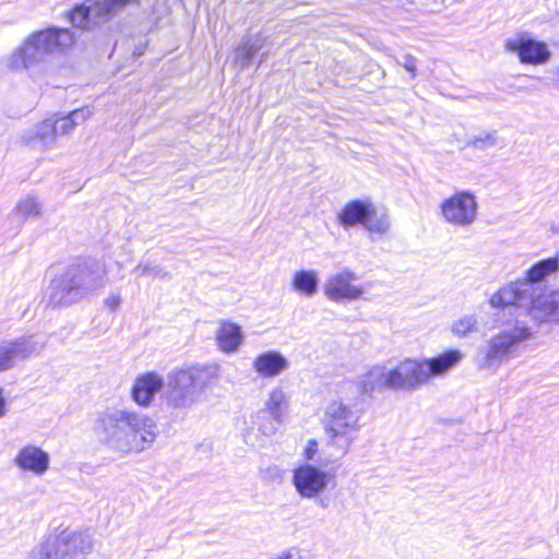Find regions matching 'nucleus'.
Here are the masks:
<instances>
[{
  "label": "nucleus",
  "mask_w": 559,
  "mask_h": 559,
  "mask_svg": "<svg viewBox=\"0 0 559 559\" xmlns=\"http://www.w3.org/2000/svg\"><path fill=\"white\" fill-rule=\"evenodd\" d=\"M93 432L99 443L126 455L150 448L159 431L155 420L145 414L107 408L96 414Z\"/></svg>",
  "instance_id": "obj_1"
},
{
  "label": "nucleus",
  "mask_w": 559,
  "mask_h": 559,
  "mask_svg": "<svg viewBox=\"0 0 559 559\" xmlns=\"http://www.w3.org/2000/svg\"><path fill=\"white\" fill-rule=\"evenodd\" d=\"M462 358L459 349H448L432 358L404 359L392 369H373L362 381V391L384 386L394 391L413 392L427 384L430 379L449 372Z\"/></svg>",
  "instance_id": "obj_2"
},
{
  "label": "nucleus",
  "mask_w": 559,
  "mask_h": 559,
  "mask_svg": "<svg viewBox=\"0 0 559 559\" xmlns=\"http://www.w3.org/2000/svg\"><path fill=\"white\" fill-rule=\"evenodd\" d=\"M106 284L105 266L87 258L68 265L56 276L47 289V304L51 308L68 307L90 297Z\"/></svg>",
  "instance_id": "obj_3"
},
{
  "label": "nucleus",
  "mask_w": 559,
  "mask_h": 559,
  "mask_svg": "<svg viewBox=\"0 0 559 559\" xmlns=\"http://www.w3.org/2000/svg\"><path fill=\"white\" fill-rule=\"evenodd\" d=\"M75 43V34L66 27L49 26L32 33L8 59V67L13 71L39 70L50 57L69 50Z\"/></svg>",
  "instance_id": "obj_4"
},
{
  "label": "nucleus",
  "mask_w": 559,
  "mask_h": 559,
  "mask_svg": "<svg viewBox=\"0 0 559 559\" xmlns=\"http://www.w3.org/2000/svg\"><path fill=\"white\" fill-rule=\"evenodd\" d=\"M219 376L217 365H183L167 374V404L188 409L199 403L214 379Z\"/></svg>",
  "instance_id": "obj_5"
},
{
  "label": "nucleus",
  "mask_w": 559,
  "mask_h": 559,
  "mask_svg": "<svg viewBox=\"0 0 559 559\" xmlns=\"http://www.w3.org/2000/svg\"><path fill=\"white\" fill-rule=\"evenodd\" d=\"M559 270L555 259H544L533 264L523 280L510 283L500 288L490 297V305L493 308L508 306L526 307L528 302L542 294L544 280Z\"/></svg>",
  "instance_id": "obj_6"
},
{
  "label": "nucleus",
  "mask_w": 559,
  "mask_h": 559,
  "mask_svg": "<svg viewBox=\"0 0 559 559\" xmlns=\"http://www.w3.org/2000/svg\"><path fill=\"white\" fill-rule=\"evenodd\" d=\"M93 542L84 532L64 530L58 535H49L31 551L32 559H86Z\"/></svg>",
  "instance_id": "obj_7"
},
{
  "label": "nucleus",
  "mask_w": 559,
  "mask_h": 559,
  "mask_svg": "<svg viewBox=\"0 0 559 559\" xmlns=\"http://www.w3.org/2000/svg\"><path fill=\"white\" fill-rule=\"evenodd\" d=\"M359 414L343 400L331 401L324 411L323 426L328 443L338 449L344 455L353 442L350 432L358 429Z\"/></svg>",
  "instance_id": "obj_8"
},
{
  "label": "nucleus",
  "mask_w": 559,
  "mask_h": 559,
  "mask_svg": "<svg viewBox=\"0 0 559 559\" xmlns=\"http://www.w3.org/2000/svg\"><path fill=\"white\" fill-rule=\"evenodd\" d=\"M533 332L525 325L515 324L490 337L486 346L478 349L477 364L480 369H491L508 360L518 346L531 338Z\"/></svg>",
  "instance_id": "obj_9"
},
{
  "label": "nucleus",
  "mask_w": 559,
  "mask_h": 559,
  "mask_svg": "<svg viewBox=\"0 0 559 559\" xmlns=\"http://www.w3.org/2000/svg\"><path fill=\"white\" fill-rule=\"evenodd\" d=\"M334 476L316 465L302 464L293 472V485L302 498H317L329 486Z\"/></svg>",
  "instance_id": "obj_10"
},
{
  "label": "nucleus",
  "mask_w": 559,
  "mask_h": 559,
  "mask_svg": "<svg viewBox=\"0 0 559 559\" xmlns=\"http://www.w3.org/2000/svg\"><path fill=\"white\" fill-rule=\"evenodd\" d=\"M440 209L448 223L456 226H468L476 218L477 202L472 192L464 190L445 199Z\"/></svg>",
  "instance_id": "obj_11"
},
{
  "label": "nucleus",
  "mask_w": 559,
  "mask_h": 559,
  "mask_svg": "<svg viewBox=\"0 0 559 559\" xmlns=\"http://www.w3.org/2000/svg\"><path fill=\"white\" fill-rule=\"evenodd\" d=\"M44 347V342L35 335H23L0 345V372L14 367L19 360H24L32 355H37Z\"/></svg>",
  "instance_id": "obj_12"
},
{
  "label": "nucleus",
  "mask_w": 559,
  "mask_h": 559,
  "mask_svg": "<svg viewBox=\"0 0 559 559\" xmlns=\"http://www.w3.org/2000/svg\"><path fill=\"white\" fill-rule=\"evenodd\" d=\"M359 277L349 269H344L329 277L324 285L325 296L334 302H349L362 297L365 289L353 285Z\"/></svg>",
  "instance_id": "obj_13"
},
{
  "label": "nucleus",
  "mask_w": 559,
  "mask_h": 559,
  "mask_svg": "<svg viewBox=\"0 0 559 559\" xmlns=\"http://www.w3.org/2000/svg\"><path fill=\"white\" fill-rule=\"evenodd\" d=\"M506 49L516 53L521 63L524 64H544L550 59V51L544 41L533 38L519 37L508 39Z\"/></svg>",
  "instance_id": "obj_14"
},
{
  "label": "nucleus",
  "mask_w": 559,
  "mask_h": 559,
  "mask_svg": "<svg viewBox=\"0 0 559 559\" xmlns=\"http://www.w3.org/2000/svg\"><path fill=\"white\" fill-rule=\"evenodd\" d=\"M526 307L534 321L538 323H559V288L538 294Z\"/></svg>",
  "instance_id": "obj_15"
},
{
  "label": "nucleus",
  "mask_w": 559,
  "mask_h": 559,
  "mask_svg": "<svg viewBox=\"0 0 559 559\" xmlns=\"http://www.w3.org/2000/svg\"><path fill=\"white\" fill-rule=\"evenodd\" d=\"M165 380L154 371L139 376L131 389L132 400L140 406L151 405L155 395L164 388Z\"/></svg>",
  "instance_id": "obj_16"
},
{
  "label": "nucleus",
  "mask_w": 559,
  "mask_h": 559,
  "mask_svg": "<svg viewBox=\"0 0 559 559\" xmlns=\"http://www.w3.org/2000/svg\"><path fill=\"white\" fill-rule=\"evenodd\" d=\"M61 134L59 116L48 118L34 127L24 136V141L34 148H46Z\"/></svg>",
  "instance_id": "obj_17"
},
{
  "label": "nucleus",
  "mask_w": 559,
  "mask_h": 559,
  "mask_svg": "<svg viewBox=\"0 0 559 559\" xmlns=\"http://www.w3.org/2000/svg\"><path fill=\"white\" fill-rule=\"evenodd\" d=\"M14 463L22 471L43 475L49 468V455L36 445H26L17 452Z\"/></svg>",
  "instance_id": "obj_18"
},
{
  "label": "nucleus",
  "mask_w": 559,
  "mask_h": 559,
  "mask_svg": "<svg viewBox=\"0 0 559 559\" xmlns=\"http://www.w3.org/2000/svg\"><path fill=\"white\" fill-rule=\"evenodd\" d=\"M376 214V209L369 202L354 200L348 202L338 214V222L344 228L365 225L366 221Z\"/></svg>",
  "instance_id": "obj_19"
},
{
  "label": "nucleus",
  "mask_w": 559,
  "mask_h": 559,
  "mask_svg": "<svg viewBox=\"0 0 559 559\" xmlns=\"http://www.w3.org/2000/svg\"><path fill=\"white\" fill-rule=\"evenodd\" d=\"M289 366L287 358L277 350H267L253 360V369L263 378H272L284 372Z\"/></svg>",
  "instance_id": "obj_20"
},
{
  "label": "nucleus",
  "mask_w": 559,
  "mask_h": 559,
  "mask_svg": "<svg viewBox=\"0 0 559 559\" xmlns=\"http://www.w3.org/2000/svg\"><path fill=\"white\" fill-rule=\"evenodd\" d=\"M265 43L266 36L261 33L242 38L234 51V62L240 70L247 69Z\"/></svg>",
  "instance_id": "obj_21"
},
{
  "label": "nucleus",
  "mask_w": 559,
  "mask_h": 559,
  "mask_svg": "<svg viewBox=\"0 0 559 559\" xmlns=\"http://www.w3.org/2000/svg\"><path fill=\"white\" fill-rule=\"evenodd\" d=\"M243 341L240 325L231 322H221L216 332L218 348L224 353H235Z\"/></svg>",
  "instance_id": "obj_22"
},
{
  "label": "nucleus",
  "mask_w": 559,
  "mask_h": 559,
  "mask_svg": "<svg viewBox=\"0 0 559 559\" xmlns=\"http://www.w3.org/2000/svg\"><path fill=\"white\" fill-rule=\"evenodd\" d=\"M319 286V277L313 270H300L295 273L293 278V287L296 292L312 297L317 294Z\"/></svg>",
  "instance_id": "obj_23"
},
{
  "label": "nucleus",
  "mask_w": 559,
  "mask_h": 559,
  "mask_svg": "<svg viewBox=\"0 0 559 559\" xmlns=\"http://www.w3.org/2000/svg\"><path fill=\"white\" fill-rule=\"evenodd\" d=\"M503 141L499 138L498 132L493 131H483L476 135L471 136L466 141L467 147H473L477 151H487L495 146H502Z\"/></svg>",
  "instance_id": "obj_24"
},
{
  "label": "nucleus",
  "mask_w": 559,
  "mask_h": 559,
  "mask_svg": "<svg viewBox=\"0 0 559 559\" xmlns=\"http://www.w3.org/2000/svg\"><path fill=\"white\" fill-rule=\"evenodd\" d=\"M287 403V397L284 391L281 388H275L271 391L269 399L265 402V409L275 421L280 423Z\"/></svg>",
  "instance_id": "obj_25"
},
{
  "label": "nucleus",
  "mask_w": 559,
  "mask_h": 559,
  "mask_svg": "<svg viewBox=\"0 0 559 559\" xmlns=\"http://www.w3.org/2000/svg\"><path fill=\"white\" fill-rule=\"evenodd\" d=\"M92 114L90 107L72 110L67 116L59 117L61 134L69 133L75 126L83 123Z\"/></svg>",
  "instance_id": "obj_26"
},
{
  "label": "nucleus",
  "mask_w": 559,
  "mask_h": 559,
  "mask_svg": "<svg viewBox=\"0 0 559 559\" xmlns=\"http://www.w3.org/2000/svg\"><path fill=\"white\" fill-rule=\"evenodd\" d=\"M139 276H153L158 278H170V273L154 262L140 263L133 269Z\"/></svg>",
  "instance_id": "obj_27"
},
{
  "label": "nucleus",
  "mask_w": 559,
  "mask_h": 559,
  "mask_svg": "<svg viewBox=\"0 0 559 559\" xmlns=\"http://www.w3.org/2000/svg\"><path fill=\"white\" fill-rule=\"evenodd\" d=\"M15 211L24 219L28 217H37L40 214V204L34 197L28 195L17 203Z\"/></svg>",
  "instance_id": "obj_28"
},
{
  "label": "nucleus",
  "mask_w": 559,
  "mask_h": 559,
  "mask_svg": "<svg viewBox=\"0 0 559 559\" xmlns=\"http://www.w3.org/2000/svg\"><path fill=\"white\" fill-rule=\"evenodd\" d=\"M364 227L370 233L385 234L390 228V222L386 215L377 217L376 213L374 215H371L368 221H366Z\"/></svg>",
  "instance_id": "obj_29"
},
{
  "label": "nucleus",
  "mask_w": 559,
  "mask_h": 559,
  "mask_svg": "<svg viewBox=\"0 0 559 559\" xmlns=\"http://www.w3.org/2000/svg\"><path fill=\"white\" fill-rule=\"evenodd\" d=\"M477 324L475 316H465L455 321L452 325V332L459 336H465L468 332L473 331Z\"/></svg>",
  "instance_id": "obj_30"
},
{
  "label": "nucleus",
  "mask_w": 559,
  "mask_h": 559,
  "mask_svg": "<svg viewBox=\"0 0 559 559\" xmlns=\"http://www.w3.org/2000/svg\"><path fill=\"white\" fill-rule=\"evenodd\" d=\"M402 64L405 70L411 73L412 78L416 76V59L414 57L411 55L403 56Z\"/></svg>",
  "instance_id": "obj_31"
},
{
  "label": "nucleus",
  "mask_w": 559,
  "mask_h": 559,
  "mask_svg": "<svg viewBox=\"0 0 559 559\" xmlns=\"http://www.w3.org/2000/svg\"><path fill=\"white\" fill-rule=\"evenodd\" d=\"M120 296L119 295H111L108 298L105 299V306L109 308L111 311H115L120 306Z\"/></svg>",
  "instance_id": "obj_32"
},
{
  "label": "nucleus",
  "mask_w": 559,
  "mask_h": 559,
  "mask_svg": "<svg viewBox=\"0 0 559 559\" xmlns=\"http://www.w3.org/2000/svg\"><path fill=\"white\" fill-rule=\"evenodd\" d=\"M318 443L316 440H309L308 445L305 450V456L307 460H312L317 452Z\"/></svg>",
  "instance_id": "obj_33"
},
{
  "label": "nucleus",
  "mask_w": 559,
  "mask_h": 559,
  "mask_svg": "<svg viewBox=\"0 0 559 559\" xmlns=\"http://www.w3.org/2000/svg\"><path fill=\"white\" fill-rule=\"evenodd\" d=\"M317 504L323 509L329 508L330 506V499L326 497H317Z\"/></svg>",
  "instance_id": "obj_34"
},
{
  "label": "nucleus",
  "mask_w": 559,
  "mask_h": 559,
  "mask_svg": "<svg viewBox=\"0 0 559 559\" xmlns=\"http://www.w3.org/2000/svg\"><path fill=\"white\" fill-rule=\"evenodd\" d=\"M7 413L5 409V400L2 395V391L0 390V418L3 417Z\"/></svg>",
  "instance_id": "obj_35"
},
{
  "label": "nucleus",
  "mask_w": 559,
  "mask_h": 559,
  "mask_svg": "<svg viewBox=\"0 0 559 559\" xmlns=\"http://www.w3.org/2000/svg\"><path fill=\"white\" fill-rule=\"evenodd\" d=\"M144 52V48L140 47V48H136L135 51L133 52L135 56H141L143 55Z\"/></svg>",
  "instance_id": "obj_36"
},
{
  "label": "nucleus",
  "mask_w": 559,
  "mask_h": 559,
  "mask_svg": "<svg viewBox=\"0 0 559 559\" xmlns=\"http://www.w3.org/2000/svg\"><path fill=\"white\" fill-rule=\"evenodd\" d=\"M266 60V53H262L259 60V66Z\"/></svg>",
  "instance_id": "obj_37"
},
{
  "label": "nucleus",
  "mask_w": 559,
  "mask_h": 559,
  "mask_svg": "<svg viewBox=\"0 0 559 559\" xmlns=\"http://www.w3.org/2000/svg\"><path fill=\"white\" fill-rule=\"evenodd\" d=\"M552 259H555L557 264L559 265V251L557 252V254Z\"/></svg>",
  "instance_id": "obj_38"
},
{
  "label": "nucleus",
  "mask_w": 559,
  "mask_h": 559,
  "mask_svg": "<svg viewBox=\"0 0 559 559\" xmlns=\"http://www.w3.org/2000/svg\"><path fill=\"white\" fill-rule=\"evenodd\" d=\"M556 230L559 233V223H558V226L556 227Z\"/></svg>",
  "instance_id": "obj_39"
}]
</instances>
